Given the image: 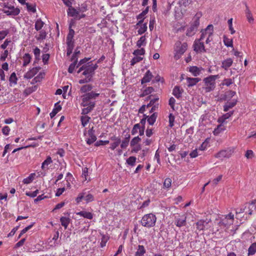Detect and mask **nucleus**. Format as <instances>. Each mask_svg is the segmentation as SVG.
<instances>
[{
	"label": "nucleus",
	"mask_w": 256,
	"mask_h": 256,
	"mask_svg": "<svg viewBox=\"0 0 256 256\" xmlns=\"http://www.w3.org/2000/svg\"><path fill=\"white\" fill-rule=\"evenodd\" d=\"M100 94L92 91L82 94L80 96V106L84 107L82 109V114H87L91 112L95 108L96 99L99 97Z\"/></svg>",
	"instance_id": "1"
},
{
	"label": "nucleus",
	"mask_w": 256,
	"mask_h": 256,
	"mask_svg": "<svg viewBox=\"0 0 256 256\" xmlns=\"http://www.w3.org/2000/svg\"><path fill=\"white\" fill-rule=\"evenodd\" d=\"M220 78L219 75H210L204 78V83L202 87L205 92H210L213 91L216 87V80Z\"/></svg>",
	"instance_id": "2"
},
{
	"label": "nucleus",
	"mask_w": 256,
	"mask_h": 256,
	"mask_svg": "<svg viewBox=\"0 0 256 256\" xmlns=\"http://www.w3.org/2000/svg\"><path fill=\"white\" fill-rule=\"evenodd\" d=\"M156 220V216L152 214H148L144 215L140 221L142 226L150 228L155 226Z\"/></svg>",
	"instance_id": "3"
},
{
	"label": "nucleus",
	"mask_w": 256,
	"mask_h": 256,
	"mask_svg": "<svg viewBox=\"0 0 256 256\" xmlns=\"http://www.w3.org/2000/svg\"><path fill=\"white\" fill-rule=\"evenodd\" d=\"M2 11L7 16L12 17L16 16L20 13V10L18 8H15L8 3L4 4Z\"/></svg>",
	"instance_id": "4"
},
{
	"label": "nucleus",
	"mask_w": 256,
	"mask_h": 256,
	"mask_svg": "<svg viewBox=\"0 0 256 256\" xmlns=\"http://www.w3.org/2000/svg\"><path fill=\"white\" fill-rule=\"evenodd\" d=\"M201 36L200 38L204 40L206 38V44L210 43L212 40L214 26L212 24L208 25L204 30L201 31Z\"/></svg>",
	"instance_id": "5"
},
{
	"label": "nucleus",
	"mask_w": 256,
	"mask_h": 256,
	"mask_svg": "<svg viewBox=\"0 0 256 256\" xmlns=\"http://www.w3.org/2000/svg\"><path fill=\"white\" fill-rule=\"evenodd\" d=\"M187 48L188 44L186 42H176L174 48V58L176 60L180 58L181 56L186 51Z\"/></svg>",
	"instance_id": "6"
},
{
	"label": "nucleus",
	"mask_w": 256,
	"mask_h": 256,
	"mask_svg": "<svg viewBox=\"0 0 256 256\" xmlns=\"http://www.w3.org/2000/svg\"><path fill=\"white\" fill-rule=\"evenodd\" d=\"M86 8H77L72 7V6L68 8L67 10V14L68 16L70 17H74V18L76 19L78 15L80 14V12H84L86 11Z\"/></svg>",
	"instance_id": "7"
},
{
	"label": "nucleus",
	"mask_w": 256,
	"mask_h": 256,
	"mask_svg": "<svg viewBox=\"0 0 256 256\" xmlns=\"http://www.w3.org/2000/svg\"><path fill=\"white\" fill-rule=\"evenodd\" d=\"M234 221V215L232 213L228 214L222 218L220 222L222 226H224L226 228L233 224Z\"/></svg>",
	"instance_id": "8"
},
{
	"label": "nucleus",
	"mask_w": 256,
	"mask_h": 256,
	"mask_svg": "<svg viewBox=\"0 0 256 256\" xmlns=\"http://www.w3.org/2000/svg\"><path fill=\"white\" fill-rule=\"evenodd\" d=\"M233 150L230 148L223 150L216 153L214 156L216 158L223 160L224 158H229L232 156Z\"/></svg>",
	"instance_id": "9"
},
{
	"label": "nucleus",
	"mask_w": 256,
	"mask_h": 256,
	"mask_svg": "<svg viewBox=\"0 0 256 256\" xmlns=\"http://www.w3.org/2000/svg\"><path fill=\"white\" fill-rule=\"evenodd\" d=\"M202 40L199 38L196 40L193 45L194 50L197 53H202L206 52L204 44Z\"/></svg>",
	"instance_id": "10"
},
{
	"label": "nucleus",
	"mask_w": 256,
	"mask_h": 256,
	"mask_svg": "<svg viewBox=\"0 0 256 256\" xmlns=\"http://www.w3.org/2000/svg\"><path fill=\"white\" fill-rule=\"evenodd\" d=\"M86 137V141L88 144H91L96 140L94 128H90L87 134H84Z\"/></svg>",
	"instance_id": "11"
},
{
	"label": "nucleus",
	"mask_w": 256,
	"mask_h": 256,
	"mask_svg": "<svg viewBox=\"0 0 256 256\" xmlns=\"http://www.w3.org/2000/svg\"><path fill=\"white\" fill-rule=\"evenodd\" d=\"M174 224L179 228L186 226V216L184 215L175 216Z\"/></svg>",
	"instance_id": "12"
},
{
	"label": "nucleus",
	"mask_w": 256,
	"mask_h": 256,
	"mask_svg": "<svg viewBox=\"0 0 256 256\" xmlns=\"http://www.w3.org/2000/svg\"><path fill=\"white\" fill-rule=\"evenodd\" d=\"M40 68L39 66L32 68L24 74V78L26 79L32 78L38 72Z\"/></svg>",
	"instance_id": "13"
},
{
	"label": "nucleus",
	"mask_w": 256,
	"mask_h": 256,
	"mask_svg": "<svg viewBox=\"0 0 256 256\" xmlns=\"http://www.w3.org/2000/svg\"><path fill=\"white\" fill-rule=\"evenodd\" d=\"M202 14L201 12H197L194 16L192 22L190 24L194 28H198L200 25V18L202 16Z\"/></svg>",
	"instance_id": "14"
},
{
	"label": "nucleus",
	"mask_w": 256,
	"mask_h": 256,
	"mask_svg": "<svg viewBox=\"0 0 256 256\" xmlns=\"http://www.w3.org/2000/svg\"><path fill=\"white\" fill-rule=\"evenodd\" d=\"M188 86V87H192L195 86L198 82L201 80L200 78H192L187 77L186 78Z\"/></svg>",
	"instance_id": "15"
},
{
	"label": "nucleus",
	"mask_w": 256,
	"mask_h": 256,
	"mask_svg": "<svg viewBox=\"0 0 256 256\" xmlns=\"http://www.w3.org/2000/svg\"><path fill=\"white\" fill-rule=\"evenodd\" d=\"M183 90L179 86H175L172 90V94L177 98L182 97Z\"/></svg>",
	"instance_id": "16"
},
{
	"label": "nucleus",
	"mask_w": 256,
	"mask_h": 256,
	"mask_svg": "<svg viewBox=\"0 0 256 256\" xmlns=\"http://www.w3.org/2000/svg\"><path fill=\"white\" fill-rule=\"evenodd\" d=\"M153 76L152 73L150 72V70H148L146 73L144 74L143 78L141 80V83L142 84L144 83L148 82L152 79Z\"/></svg>",
	"instance_id": "17"
},
{
	"label": "nucleus",
	"mask_w": 256,
	"mask_h": 256,
	"mask_svg": "<svg viewBox=\"0 0 256 256\" xmlns=\"http://www.w3.org/2000/svg\"><path fill=\"white\" fill-rule=\"evenodd\" d=\"M202 70V68H198L196 66H190L189 69V72L194 76H197L200 74Z\"/></svg>",
	"instance_id": "18"
},
{
	"label": "nucleus",
	"mask_w": 256,
	"mask_h": 256,
	"mask_svg": "<svg viewBox=\"0 0 256 256\" xmlns=\"http://www.w3.org/2000/svg\"><path fill=\"white\" fill-rule=\"evenodd\" d=\"M52 162L50 156H48L42 164L41 168L44 170H46L48 169V166Z\"/></svg>",
	"instance_id": "19"
},
{
	"label": "nucleus",
	"mask_w": 256,
	"mask_h": 256,
	"mask_svg": "<svg viewBox=\"0 0 256 256\" xmlns=\"http://www.w3.org/2000/svg\"><path fill=\"white\" fill-rule=\"evenodd\" d=\"M208 222L204 220H199L196 223V229L199 230H205Z\"/></svg>",
	"instance_id": "20"
},
{
	"label": "nucleus",
	"mask_w": 256,
	"mask_h": 256,
	"mask_svg": "<svg viewBox=\"0 0 256 256\" xmlns=\"http://www.w3.org/2000/svg\"><path fill=\"white\" fill-rule=\"evenodd\" d=\"M233 60L231 58H227L222 62V67L227 70L232 64Z\"/></svg>",
	"instance_id": "21"
},
{
	"label": "nucleus",
	"mask_w": 256,
	"mask_h": 256,
	"mask_svg": "<svg viewBox=\"0 0 256 256\" xmlns=\"http://www.w3.org/2000/svg\"><path fill=\"white\" fill-rule=\"evenodd\" d=\"M62 110V106L59 104V102H56L54 104V108L52 112L50 113V115L51 118H54L57 113H58Z\"/></svg>",
	"instance_id": "22"
},
{
	"label": "nucleus",
	"mask_w": 256,
	"mask_h": 256,
	"mask_svg": "<svg viewBox=\"0 0 256 256\" xmlns=\"http://www.w3.org/2000/svg\"><path fill=\"white\" fill-rule=\"evenodd\" d=\"M76 214L89 220H92L93 218V214L91 212L86 211H80V212H78L76 213Z\"/></svg>",
	"instance_id": "23"
},
{
	"label": "nucleus",
	"mask_w": 256,
	"mask_h": 256,
	"mask_svg": "<svg viewBox=\"0 0 256 256\" xmlns=\"http://www.w3.org/2000/svg\"><path fill=\"white\" fill-rule=\"evenodd\" d=\"M146 252V250L144 247L142 245H138L135 253V256H144Z\"/></svg>",
	"instance_id": "24"
},
{
	"label": "nucleus",
	"mask_w": 256,
	"mask_h": 256,
	"mask_svg": "<svg viewBox=\"0 0 256 256\" xmlns=\"http://www.w3.org/2000/svg\"><path fill=\"white\" fill-rule=\"evenodd\" d=\"M18 78L15 72H12L10 77L9 82L10 86H15L17 84Z\"/></svg>",
	"instance_id": "25"
},
{
	"label": "nucleus",
	"mask_w": 256,
	"mask_h": 256,
	"mask_svg": "<svg viewBox=\"0 0 256 256\" xmlns=\"http://www.w3.org/2000/svg\"><path fill=\"white\" fill-rule=\"evenodd\" d=\"M22 60L24 62L22 66H26L32 60V56L29 54L26 53L25 54L22 56Z\"/></svg>",
	"instance_id": "26"
},
{
	"label": "nucleus",
	"mask_w": 256,
	"mask_h": 256,
	"mask_svg": "<svg viewBox=\"0 0 256 256\" xmlns=\"http://www.w3.org/2000/svg\"><path fill=\"white\" fill-rule=\"evenodd\" d=\"M157 114L153 113L150 116H148L147 121L150 125L152 126L156 121L157 118Z\"/></svg>",
	"instance_id": "27"
},
{
	"label": "nucleus",
	"mask_w": 256,
	"mask_h": 256,
	"mask_svg": "<svg viewBox=\"0 0 256 256\" xmlns=\"http://www.w3.org/2000/svg\"><path fill=\"white\" fill-rule=\"evenodd\" d=\"M92 86L91 84H86L82 86L80 88V91L82 93H88L92 92Z\"/></svg>",
	"instance_id": "28"
},
{
	"label": "nucleus",
	"mask_w": 256,
	"mask_h": 256,
	"mask_svg": "<svg viewBox=\"0 0 256 256\" xmlns=\"http://www.w3.org/2000/svg\"><path fill=\"white\" fill-rule=\"evenodd\" d=\"M74 33V30L72 29V24H70L69 26V32L66 37V41L74 42L72 40Z\"/></svg>",
	"instance_id": "29"
},
{
	"label": "nucleus",
	"mask_w": 256,
	"mask_h": 256,
	"mask_svg": "<svg viewBox=\"0 0 256 256\" xmlns=\"http://www.w3.org/2000/svg\"><path fill=\"white\" fill-rule=\"evenodd\" d=\"M44 24V22L40 18L38 19L35 22L34 28L37 31H39L42 28Z\"/></svg>",
	"instance_id": "30"
},
{
	"label": "nucleus",
	"mask_w": 256,
	"mask_h": 256,
	"mask_svg": "<svg viewBox=\"0 0 256 256\" xmlns=\"http://www.w3.org/2000/svg\"><path fill=\"white\" fill-rule=\"evenodd\" d=\"M196 30L197 28L190 24V27L187 29L186 35L188 36H192L196 33Z\"/></svg>",
	"instance_id": "31"
},
{
	"label": "nucleus",
	"mask_w": 256,
	"mask_h": 256,
	"mask_svg": "<svg viewBox=\"0 0 256 256\" xmlns=\"http://www.w3.org/2000/svg\"><path fill=\"white\" fill-rule=\"evenodd\" d=\"M60 222H61V224L64 226L65 229H66L68 224H70V219L68 218L62 216L60 218Z\"/></svg>",
	"instance_id": "32"
},
{
	"label": "nucleus",
	"mask_w": 256,
	"mask_h": 256,
	"mask_svg": "<svg viewBox=\"0 0 256 256\" xmlns=\"http://www.w3.org/2000/svg\"><path fill=\"white\" fill-rule=\"evenodd\" d=\"M130 134H128V137H126L124 140L122 141L120 148L122 149L126 148L130 142Z\"/></svg>",
	"instance_id": "33"
},
{
	"label": "nucleus",
	"mask_w": 256,
	"mask_h": 256,
	"mask_svg": "<svg viewBox=\"0 0 256 256\" xmlns=\"http://www.w3.org/2000/svg\"><path fill=\"white\" fill-rule=\"evenodd\" d=\"M67 56H70L72 52L74 47V42L66 41Z\"/></svg>",
	"instance_id": "34"
},
{
	"label": "nucleus",
	"mask_w": 256,
	"mask_h": 256,
	"mask_svg": "<svg viewBox=\"0 0 256 256\" xmlns=\"http://www.w3.org/2000/svg\"><path fill=\"white\" fill-rule=\"evenodd\" d=\"M233 114L232 112H230L226 114L222 115L221 117H220L218 122L220 123H223L226 119L228 118L232 114Z\"/></svg>",
	"instance_id": "35"
},
{
	"label": "nucleus",
	"mask_w": 256,
	"mask_h": 256,
	"mask_svg": "<svg viewBox=\"0 0 256 256\" xmlns=\"http://www.w3.org/2000/svg\"><path fill=\"white\" fill-rule=\"evenodd\" d=\"M84 115V116H82L80 117V121L83 127H84L86 125L88 124L90 119V118L86 116V114Z\"/></svg>",
	"instance_id": "36"
},
{
	"label": "nucleus",
	"mask_w": 256,
	"mask_h": 256,
	"mask_svg": "<svg viewBox=\"0 0 256 256\" xmlns=\"http://www.w3.org/2000/svg\"><path fill=\"white\" fill-rule=\"evenodd\" d=\"M94 72V70H92L91 66L88 64V66H85V70L82 72V74L84 76L91 75Z\"/></svg>",
	"instance_id": "37"
},
{
	"label": "nucleus",
	"mask_w": 256,
	"mask_h": 256,
	"mask_svg": "<svg viewBox=\"0 0 256 256\" xmlns=\"http://www.w3.org/2000/svg\"><path fill=\"white\" fill-rule=\"evenodd\" d=\"M236 104V100L234 102H228L224 106V112H228L230 108H232Z\"/></svg>",
	"instance_id": "38"
},
{
	"label": "nucleus",
	"mask_w": 256,
	"mask_h": 256,
	"mask_svg": "<svg viewBox=\"0 0 256 256\" xmlns=\"http://www.w3.org/2000/svg\"><path fill=\"white\" fill-rule=\"evenodd\" d=\"M225 130L224 126L222 124L218 125L213 131L214 134L215 136L218 135L220 132Z\"/></svg>",
	"instance_id": "39"
},
{
	"label": "nucleus",
	"mask_w": 256,
	"mask_h": 256,
	"mask_svg": "<svg viewBox=\"0 0 256 256\" xmlns=\"http://www.w3.org/2000/svg\"><path fill=\"white\" fill-rule=\"evenodd\" d=\"M146 44V38L145 36H142L136 42V46L138 48H140L141 46H144Z\"/></svg>",
	"instance_id": "40"
},
{
	"label": "nucleus",
	"mask_w": 256,
	"mask_h": 256,
	"mask_svg": "<svg viewBox=\"0 0 256 256\" xmlns=\"http://www.w3.org/2000/svg\"><path fill=\"white\" fill-rule=\"evenodd\" d=\"M256 252V242L252 244L248 249V255H253Z\"/></svg>",
	"instance_id": "41"
},
{
	"label": "nucleus",
	"mask_w": 256,
	"mask_h": 256,
	"mask_svg": "<svg viewBox=\"0 0 256 256\" xmlns=\"http://www.w3.org/2000/svg\"><path fill=\"white\" fill-rule=\"evenodd\" d=\"M145 53V50L144 48H140L134 51L132 54L134 56H143Z\"/></svg>",
	"instance_id": "42"
},
{
	"label": "nucleus",
	"mask_w": 256,
	"mask_h": 256,
	"mask_svg": "<svg viewBox=\"0 0 256 256\" xmlns=\"http://www.w3.org/2000/svg\"><path fill=\"white\" fill-rule=\"evenodd\" d=\"M246 14L248 22H252L254 21L252 15L247 6H246Z\"/></svg>",
	"instance_id": "43"
},
{
	"label": "nucleus",
	"mask_w": 256,
	"mask_h": 256,
	"mask_svg": "<svg viewBox=\"0 0 256 256\" xmlns=\"http://www.w3.org/2000/svg\"><path fill=\"white\" fill-rule=\"evenodd\" d=\"M148 10V7H146V10L142 12L140 14H138V19L140 20L139 22H142L144 18V16L147 14Z\"/></svg>",
	"instance_id": "44"
},
{
	"label": "nucleus",
	"mask_w": 256,
	"mask_h": 256,
	"mask_svg": "<svg viewBox=\"0 0 256 256\" xmlns=\"http://www.w3.org/2000/svg\"><path fill=\"white\" fill-rule=\"evenodd\" d=\"M34 174H31L28 176L23 180V182L24 184H29L31 183L34 179Z\"/></svg>",
	"instance_id": "45"
},
{
	"label": "nucleus",
	"mask_w": 256,
	"mask_h": 256,
	"mask_svg": "<svg viewBox=\"0 0 256 256\" xmlns=\"http://www.w3.org/2000/svg\"><path fill=\"white\" fill-rule=\"evenodd\" d=\"M100 235L102 238L100 245L102 248H103L106 246V244L108 240V237L102 234H100Z\"/></svg>",
	"instance_id": "46"
},
{
	"label": "nucleus",
	"mask_w": 256,
	"mask_h": 256,
	"mask_svg": "<svg viewBox=\"0 0 256 256\" xmlns=\"http://www.w3.org/2000/svg\"><path fill=\"white\" fill-rule=\"evenodd\" d=\"M224 43L227 47H232L233 46L232 39L228 38L225 36L224 37Z\"/></svg>",
	"instance_id": "47"
},
{
	"label": "nucleus",
	"mask_w": 256,
	"mask_h": 256,
	"mask_svg": "<svg viewBox=\"0 0 256 256\" xmlns=\"http://www.w3.org/2000/svg\"><path fill=\"white\" fill-rule=\"evenodd\" d=\"M172 182V180L170 178H166L164 182L163 188H164L169 189L171 187Z\"/></svg>",
	"instance_id": "48"
},
{
	"label": "nucleus",
	"mask_w": 256,
	"mask_h": 256,
	"mask_svg": "<svg viewBox=\"0 0 256 256\" xmlns=\"http://www.w3.org/2000/svg\"><path fill=\"white\" fill-rule=\"evenodd\" d=\"M143 60V56H134L130 61V65L134 66L136 63Z\"/></svg>",
	"instance_id": "49"
},
{
	"label": "nucleus",
	"mask_w": 256,
	"mask_h": 256,
	"mask_svg": "<svg viewBox=\"0 0 256 256\" xmlns=\"http://www.w3.org/2000/svg\"><path fill=\"white\" fill-rule=\"evenodd\" d=\"M73 62L72 63L69 67H68V72L69 73H72L75 69V68H76V66L77 64V62H78V58H76V60H73Z\"/></svg>",
	"instance_id": "50"
},
{
	"label": "nucleus",
	"mask_w": 256,
	"mask_h": 256,
	"mask_svg": "<svg viewBox=\"0 0 256 256\" xmlns=\"http://www.w3.org/2000/svg\"><path fill=\"white\" fill-rule=\"evenodd\" d=\"M234 82V79L232 78H224L222 82V86H230V84H232Z\"/></svg>",
	"instance_id": "51"
},
{
	"label": "nucleus",
	"mask_w": 256,
	"mask_h": 256,
	"mask_svg": "<svg viewBox=\"0 0 256 256\" xmlns=\"http://www.w3.org/2000/svg\"><path fill=\"white\" fill-rule=\"evenodd\" d=\"M136 158L135 156H130L126 160V163L130 166H134L136 164Z\"/></svg>",
	"instance_id": "52"
},
{
	"label": "nucleus",
	"mask_w": 256,
	"mask_h": 256,
	"mask_svg": "<svg viewBox=\"0 0 256 256\" xmlns=\"http://www.w3.org/2000/svg\"><path fill=\"white\" fill-rule=\"evenodd\" d=\"M141 140V138L138 136L134 138L130 142V146L138 144V142Z\"/></svg>",
	"instance_id": "53"
},
{
	"label": "nucleus",
	"mask_w": 256,
	"mask_h": 256,
	"mask_svg": "<svg viewBox=\"0 0 256 256\" xmlns=\"http://www.w3.org/2000/svg\"><path fill=\"white\" fill-rule=\"evenodd\" d=\"M86 194V192H82L78 194V197L76 198V204H80L83 198L84 199V196Z\"/></svg>",
	"instance_id": "54"
},
{
	"label": "nucleus",
	"mask_w": 256,
	"mask_h": 256,
	"mask_svg": "<svg viewBox=\"0 0 256 256\" xmlns=\"http://www.w3.org/2000/svg\"><path fill=\"white\" fill-rule=\"evenodd\" d=\"M46 32L44 30H41L39 34L36 36V38L38 40H42L46 38Z\"/></svg>",
	"instance_id": "55"
},
{
	"label": "nucleus",
	"mask_w": 256,
	"mask_h": 256,
	"mask_svg": "<svg viewBox=\"0 0 256 256\" xmlns=\"http://www.w3.org/2000/svg\"><path fill=\"white\" fill-rule=\"evenodd\" d=\"M147 30V26L146 24H141L140 28L138 30V33L139 34H144Z\"/></svg>",
	"instance_id": "56"
},
{
	"label": "nucleus",
	"mask_w": 256,
	"mask_h": 256,
	"mask_svg": "<svg viewBox=\"0 0 256 256\" xmlns=\"http://www.w3.org/2000/svg\"><path fill=\"white\" fill-rule=\"evenodd\" d=\"M27 10L28 12L35 13L36 12V6L32 4H30L29 3L26 4Z\"/></svg>",
	"instance_id": "57"
},
{
	"label": "nucleus",
	"mask_w": 256,
	"mask_h": 256,
	"mask_svg": "<svg viewBox=\"0 0 256 256\" xmlns=\"http://www.w3.org/2000/svg\"><path fill=\"white\" fill-rule=\"evenodd\" d=\"M154 91V88L152 87L149 86L146 88L144 90L141 96H144L148 95L151 94Z\"/></svg>",
	"instance_id": "58"
},
{
	"label": "nucleus",
	"mask_w": 256,
	"mask_h": 256,
	"mask_svg": "<svg viewBox=\"0 0 256 256\" xmlns=\"http://www.w3.org/2000/svg\"><path fill=\"white\" fill-rule=\"evenodd\" d=\"M84 200L87 203L92 202L94 200V197L93 195L88 193L84 196Z\"/></svg>",
	"instance_id": "59"
},
{
	"label": "nucleus",
	"mask_w": 256,
	"mask_h": 256,
	"mask_svg": "<svg viewBox=\"0 0 256 256\" xmlns=\"http://www.w3.org/2000/svg\"><path fill=\"white\" fill-rule=\"evenodd\" d=\"M140 124H135L134 126V127L132 130V132H131L132 134L134 135L136 134H137L138 132V130H139V129H140Z\"/></svg>",
	"instance_id": "60"
},
{
	"label": "nucleus",
	"mask_w": 256,
	"mask_h": 256,
	"mask_svg": "<svg viewBox=\"0 0 256 256\" xmlns=\"http://www.w3.org/2000/svg\"><path fill=\"white\" fill-rule=\"evenodd\" d=\"M228 24L229 30L230 32V34H234L235 33L236 31L232 27V18H231L229 19L228 20Z\"/></svg>",
	"instance_id": "61"
},
{
	"label": "nucleus",
	"mask_w": 256,
	"mask_h": 256,
	"mask_svg": "<svg viewBox=\"0 0 256 256\" xmlns=\"http://www.w3.org/2000/svg\"><path fill=\"white\" fill-rule=\"evenodd\" d=\"M34 226V224H32L24 228L21 232L20 234H19L18 238H20L26 232L29 230H30L32 226Z\"/></svg>",
	"instance_id": "62"
},
{
	"label": "nucleus",
	"mask_w": 256,
	"mask_h": 256,
	"mask_svg": "<svg viewBox=\"0 0 256 256\" xmlns=\"http://www.w3.org/2000/svg\"><path fill=\"white\" fill-rule=\"evenodd\" d=\"M88 176V168H84L82 169V178L83 180L84 181L86 180H87L86 177Z\"/></svg>",
	"instance_id": "63"
},
{
	"label": "nucleus",
	"mask_w": 256,
	"mask_h": 256,
	"mask_svg": "<svg viewBox=\"0 0 256 256\" xmlns=\"http://www.w3.org/2000/svg\"><path fill=\"white\" fill-rule=\"evenodd\" d=\"M169 118V126L170 127H172L174 124V116L172 114H170L168 116Z\"/></svg>",
	"instance_id": "64"
}]
</instances>
